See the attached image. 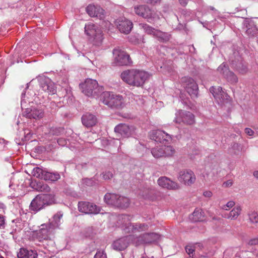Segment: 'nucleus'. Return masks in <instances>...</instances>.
Listing matches in <instances>:
<instances>
[{
	"instance_id": "nucleus-59",
	"label": "nucleus",
	"mask_w": 258,
	"mask_h": 258,
	"mask_svg": "<svg viewBox=\"0 0 258 258\" xmlns=\"http://www.w3.org/2000/svg\"><path fill=\"white\" fill-rule=\"evenodd\" d=\"M121 219L123 220H129V216L126 215H123L121 216Z\"/></svg>"
},
{
	"instance_id": "nucleus-50",
	"label": "nucleus",
	"mask_w": 258,
	"mask_h": 258,
	"mask_svg": "<svg viewBox=\"0 0 258 258\" xmlns=\"http://www.w3.org/2000/svg\"><path fill=\"white\" fill-rule=\"evenodd\" d=\"M245 133L246 135L252 136L254 134V131L249 128H245Z\"/></svg>"
},
{
	"instance_id": "nucleus-37",
	"label": "nucleus",
	"mask_w": 258,
	"mask_h": 258,
	"mask_svg": "<svg viewBox=\"0 0 258 258\" xmlns=\"http://www.w3.org/2000/svg\"><path fill=\"white\" fill-rule=\"evenodd\" d=\"M45 172L46 171H44L42 169L38 167H36L33 169L31 173L33 176H35L37 178L44 179Z\"/></svg>"
},
{
	"instance_id": "nucleus-3",
	"label": "nucleus",
	"mask_w": 258,
	"mask_h": 258,
	"mask_svg": "<svg viewBox=\"0 0 258 258\" xmlns=\"http://www.w3.org/2000/svg\"><path fill=\"white\" fill-rule=\"evenodd\" d=\"M104 200L108 205L120 208L128 207L130 203V200L127 197L115 194H106L104 196Z\"/></svg>"
},
{
	"instance_id": "nucleus-53",
	"label": "nucleus",
	"mask_w": 258,
	"mask_h": 258,
	"mask_svg": "<svg viewBox=\"0 0 258 258\" xmlns=\"http://www.w3.org/2000/svg\"><path fill=\"white\" fill-rule=\"evenodd\" d=\"M6 208L3 203H0V214L3 215L5 213Z\"/></svg>"
},
{
	"instance_id": "nucleus-7",
	"label": "nucleus",
	"mask_w": 258,
	"mask_h": 258,
	"mask_svg": "<svg viewBox=\"0 0 258 258\" xmlns=\"http://www.w3.org/2000/svg\"><path fill=\"white\" fill-rule=\"evenodd\" d=\"M54 229L49 224L45 223L41 224L38 230L35 232L36 238L39 241L50 240L53 237Z\"/></svg>"
},
{
	"instance_id": "nucleus-14",
	"label": "nucleus",
	"mask_w": 258,
	"mask_h": 258,
	"mask_svg": "<svg viewBox=\"0 0 258 258\" xmlns=\"http://www.w3.org/2000/svg\"><path fill=\"white\" fill-rule=\"evenodd\" d=\"M40 88L48 94L53 95L56 92L54 83L48 77L43 76L38 79Z\"/></svg>"
},
{
	"instance_id": "nucleus-29",
	"label": "nucleus",
	"mask_w": 258,
	"mask_h": 258,
	"mask_svg": "<svg viewBox=\"0 0 258 258\" xmlns=\"http://www.w3.org/2000/svg\"><path fill=\"white\" fill-rule=\"evenodd\" d=\"M19 258H37V253L32 249L21 248L18 253Z\"/></svg>"
},
{
	"instance_id": "nucleus-16",
	"label": "nucleus",
	"mask_w": 258,
	"mask_h": 258,
	"mask_svg": "<svg viewBox=\"0 0 258 258\" xmlns=\"http://www.w3.org/2000/svg\"><path fill=\"white\" fill-rule=\"evenodd\" d=\"M149 136L151 140L163 144H168L172 140L171 135L160 130L151 131Z\"/></svg>"
},
{
	"instance_id": "nucleus-25",
	"label": "nucleus",
	"mask_w": 258,
	"mask_h": 258,
	"mask_svg": "<svg viewBox=\"0 0 258 258\" xmlns=\"http://www.w3.org/2000/svg\"><path fill=\"white\" fill-rule=\"evenodd\" d=\"M86 12L91 17H97L100 19L104 18V10L99 6L89 5L86 8Z\"/></svg>"
},
{
	"instance_id": "nucleus-17",
	"label": "nucleus",
	"mask_w": 258,
	"mask_h": 258,
	"mask_svg": "<svg viewBox=\"0 0 258 258\" xmlns=\"http://www.w3.org/2000/svg\"><path fill=\"white\" fill-rule=\"evenodd\" d=\"M217 71L222 74L224 78L231 84H235L238 82V78L230 71L226 63H222L217 69Z\"/></svg>"
},
{
	"instance_id": "nucleus-38",
	"label": "nucleus",
	"mask_w": 258,
	"mask_h": 258,
	"mask_svg": "<svg viewBox=\"0 0 258 258\" xmlns=\"http://www.w3.org/2000/svg\"><path fill=\"white\" fill-rule=\"evenodd\" d=\"M164 157L172 156L175 153V150L171 146H162Z\"/></svg>"
},
{
	"instance_id": "nucleus-5",
	"label": "nucleus",
	"mask_w": 258,
	"mask_h": 258,
	"mask_svg": "<svg viewBox=\"0 0 258 258\" xmlns=\"http://www.w3.org/2000/svg\"><path fill=\"white\" fill-rule=\"evenodd\" d=\"M82 92L87 96H95L98 95L101 92L96 80L87 79L84 83L80 84Z\"/></svg>"
},
{
	"instance_id": "nucleus-48",
	"label": "nucleus",
	"mask_w": 258,
	"mask_h": 258,
	"mask_svg": "<svg viewBox=\"0 0 258 258\" xmlns=\"http://www.w3.org/2000/svg\"><path fill=\"white\" fill-rule=\"evenodd\" d=\"M57 143L59 145L63 146L67 144V141L63 138H59L57 140Z\"/></svg>"
},
{
	"instance_id": "nucleus-58",
	"label": "nucleus",
	"mask_w": 258,
	"mask_h": 258,
	"mask_svg": "<svg viewBox=\"0 0 258 258\" xmlns=\"http://www.w3.org/2000/svg\"><path fill=\"white\" fill-rule=\"evenodd\" d=\"M253 176L258 179V170L254 171L253 173Z\"/></svg>"
},
{
	"instance_id": "nucleus-43",
	"label": "nucleus",
	"mask_w": 258,
	"mask_h": 258,
	"mask_svg": "<svg viewBox=\"0 0 258 258\" xmlns=\"http://www.w3.org/2000/svg\"><path fill=\"white\" fill-rule=\"evenodd\" d=\"M103 178L105 180H108L113 177V174L110 171H106L102 173Z\"/></svg>"
},
{
	"instance_id": "nucleus-56",
	"label": "nucleus",
	"mask_w": 258,
	"mask_h": 258,
	"mask_svg": "<svg viewBox=\"0 0 258 258\" xmlns=\"http://www.w3.org/2000/svg\"><path fill=\"white\" fill-rule=\"evenodd\" d=\"M195 152V153L191 154V155H190V158L192 159H194L195 158V157L194 156H193L194 154L195 155L198 156L200 154V151L198 150H196Z\"/></svg>"
},
{
	"instance_id": "nucleus-41",
	"label": "nucleus",
	"mask_w": 258,
	"mask_h": 258,
	"mask_svg": "<svg viewBox=\"0 0 258 258\" xmlns=\"http://www.w3.org/2000/svg\"><path fill=\"white\" fill-rule=\"evenodd\" d=\"M236 70L241 74H245L247 71V68L245 65L242 63H240L237 65L236 68Z\"/></svg>"
},
{
	"instance_id": "nucleus-57",
	"label": "nucleus",
	"mask_w": 258,
	"mask_h": 258,
	"mask_svg": "<svg viewBox=\"0 0 258 258\" xmlns=\"http://www.w3.org/2000/svg\"><path fill=\"white\" fill-rule=\"evenodd\" d=\"M179 1L181 5L185 6L187 4L188 0H179Z\"/></svg>"
},
{
	"instance_id": "nucleus-24",
	"label": "nucleus",
	"mask_w": 258,
	"mask_h": 258,
	"mask_svg": "<svg viewBox=\"0 0 258 258\" xmlns=\"http://www.w3.org/2000/svg\"><path fill=\"white\" fill-rule=\"evenodd\" d=\"M23 115L28 118L40 119L43 117V111L39 108L32 107L26 108L23 112Z\"/></svg>"
},
{
	"instance_id": "nucleus-6",
	"label": "nucleus",
	"mask_w": 258,
	"mask_h": 258,
	"mask_svg": "<svg viewBox=\"0 0 258 258\" xmlns=\"http://www.w3.org/2000/svg\"><path fill=\"white\" fill-rule=\"evenodd\" d=\"M86 34L90 36V40L94 45H99L103 40L101 30L92 23L86 24L85 27Z\"/></svg>"
},
{
	"instance_id": "nucleus-32",
	"label": "nucleus",
	"mask_w": 258,
	"mask_h": 258,
	"mask_svg": "<svg viewBox=\"0 0 258 258\" xmlns=\"http://www.w3.org/2000/svg\"><path fill=\"white\" fill-rule=\"evenodd\" d=\"M62 216L63 214L60 212H57L53 216L51 219L49 220L48 223L55 230L60 225L61 219Z\"/></svg>"
},
{
	"instance_id": "nucleus-10",
	"label": "nucleus",
	"mask_w": 258,
	"mask_h": 258,
	"mask_svg": "<svg viewBox=\"0 0 258 258\" xmlns=\"http://www.w3.org/2000/svg\"><path fill=\"white\" fill-rule=\"evenodd\" d=\"M181 82L191 97H197L199 88L197 83L192 78L188 77H183L181 79Z\"/></svg>"
},
{
	"instance_id": "nucleus-36",
	"label": "nucleus",
	"mask_w": 258,
	"mask_h": 258,
	"mask_svg": "<svg viewBox=\"0 0 258 258\" xmlns=\"http://www.w3.org/2000/svg\"><path fill=\"white\" fill-rule=\"evenodd\" d=\"M162 146H157L153 148L151 153L153 156L156 158L164 157Z\"/></svg>"
},
{
	"instance_id": "nucleus-1",
	"label": "nucleus",
	"mask_w": 258,
	"mask_h": 258,
	"mask_svg": "<svg viewBox=\"0 0 258 258\" xmlns=\"http://www.w3.org/2000/svg\"><path fill=\"white\" fill-rule=\"evenodd\" d=\"M149 77L146 72L134 69L125 70L120 74L122 81L129 85L136 87L142 86Z\"/></svg>"
},
{
	"instance_id": "nucleus-19",
	"label": "nucleus",
	"mask_w": 258,
	"mask_h": 258,
	"mask_svg": "<svg viewBox=\"0 0 258 258\" xmlns=\"http://www.w3.org/2000/svg\"><path fill=\"white\" fill-rule=\"evenodd\" d=\"M115 23L119 31L126 34L131 31L133 27L132 22L124 17H120L116 19Z\"/></svg>"
},
{
	"instance_id": "nucleus-8",
	"label": "nucleus",
	"mask_w": 258,
	"mask_h": 258,
	"mask_svg": "<svg viewBox=\"0 0 258 258\" xmlns=\"http://www.w3.org/2000/svg\"><path fill=\"white\" fill-rule=\"evenodd\" d=\"M113 54V63L115 66H128L132 62L130 55L125 51L119 48L114 49Z\"/></svg>"
},
{
	"instance_id": "nucleus-11",
	"label": "nucleus",
	"mask_w": 258,
	"mask_h": 258,
	"mask_svg": "<svg viewBox=\"0 0 258 258\" xmlns=\"http://www.w3.org/2000/svg\"><path fill=\"white\" fill-rule=\"evenodd\" d=\"M78 210L85 214H98L101 210L99 207L95 204L85 201L79 202L78 204Z\"/></svg>"
},
{
	"instance_id": "nucleus-18",
	"label": "nucleus",
	"mask_w": 258,
	"mask_h": 258,
	"mask_svg": "<svg viewBox=\"0 0 258 258\" xmlns=\"http://www.w3.org/2000/svg\"><path fill=\"white\" fill-rule=\"evenodd\" d=\"M159 238L160 235L156 233H146L138 237H135L134 243L136 245L150 243L157 240Z\"/></svg>"
},
{
	"instance_id": "nucleus-60",
	"label": "nucleus",
	"mask_w": 258,
	"mask_h": 258,
	"mask_svg": "<svg viewBox=\"0 0 258 258\" xmlns=\"http://www.w3.org/2000/svg\"><path fill=\"white\" fill-rule=\"evenodd\" d=\"M196 248L201 249L203 247V245L201 243H198L196 244Z\"/></svg>"
},
{
	"instance_id": "nucleus-27",
	"label": "nucleus",
	"mask_w": 258,
	"mask_h": 258,
	"mask_svg": "<svg viewBox=\"0 0 258 258\" xmlns=\"http://www.w3.org/2000/svg\"><path fill=\"white\" fill-rule=\"evenodd\" d=\"M82 122L87 127H90L94 126L97 122L96 117L92 113H86L82 116Z\"/></svg>"
},
{
	"instance_id": "nucleus-31",
	"label": "nucleus",
	"mask_w": 258,
	"mask_h": 258,
	"mask_svg": "<svg viewBox=\"0 0 258 258\" xmlns=\"http://www.w3.org/2000/svg\"><path fill=\"white\" fill-rule=\"evenodd\" d=\"M241 211V207L240 206H237L235 207L229 213L225 214L224 217L230 220H236L240 215Z\"/></svg>"
},
{
	"instance_id": "nucleus-35",
	"label": "nucleus",
	"mask_w": 258,
	"mask_h": 258,
	"mask_svg": "<svg viewBox=\"0 0 258 258\" xmlns=\"http://www.w3.org/2000/svg\"><path fill=\"white\" fill-rule=\"evenodd\" d=\"M60 178V176L57 172H50L46 171L44 174V180L55 181Z\"/></svg>"
},
{
	"instance_id": "nucleus-28",
	"label": "nucleus",
	"mask_w": 258,
	"mask_h": 258,
	"mask_svg": "<svg viewBox=\"0 0 258 258\" xmlns=\"http://www.w3.org/2000/svg\"><path fill=\"white\" fill-rule=\"evenodd\" d=\"M45 208L40 195H37L31 202L30 205V210L35 212H38Z\"/></svg>"
},
{
	"instance_id": "nucleus-46",
	"label": "nucleus",
	"mask_w": 258,
	"mask_h": 258,
	"mask_svg": "<svg viewBox=\"0 0 258 258\" xmlns=\"http://www.w3.org/2000/svg\"><path fill=\"white\" fill-rule=\"evenodd\" d=\"M83 183L88 186H91L93 184V181L91 179L85 178L83 179Z\"/></svg>"
},
{
	"instance_id": "nucleus-23",
	"label": "nucleus",
	"mask_w": 258,
	"mask_h": 258,
	"mask_svg": "<svg viewBox=\"0 0 258 258\" xmlns=\"http://www.w3.org/2000/svg\"><path fill=\"white\" fill-rule=\"evenodd\" d=\"M243 26L246 29V34L249 37H253L258 34V30L256 27L254 22L250 19H246L243 23Z\"/></svg>"
},
{
	"instance_id": "nucleus-42",
	"label": "nucleus",
	"mask_w": 258,
	"mask_h": 258,
	"mask_svg": "<svg viewBox=\"0 0 258 258\" xmlns=\"http://www.w3.org/2000/svg\"><path fill=\"white\" fill-rule=\"evenodd\" d=\"M235 205V202L233 201L228 202L226 205L222 207V209L225 210H229L230 208H232Z\"/></svg>"
},
{
	"instance_id": "nucleus-45",
	"label": "nucleus",
	"mask_w": 258,
	"mask_h": 258,
	"mask_svg": "<svg viewBox=\"0 0 258 258\" xmlns=\"http://www.w3.org/2000/svg\"><path fill=\"white\" fill-rule=\"evenodd\" d=\"M63 131V130L61 128H55L51 130V133L53 135L58 136L60 134V133Z\"/></svg>"
},
{
	"instance_id": "nucleus-34",
	"label": "nucleus",
	"mask_w": 258,
	"mask_h": 258,
	"mask_svg": "<svg viewBox=\"0 0 258 258\" xmlns=\"http://www.w3.org/2000/svg\"><path fill=\"white\" fill-rule=\"evenodd\" d=\"M191 219L194 222L202 221L204 220V212L200 209H196L192 213Z\"/></svg>"
},
{
	"instance_id": "nucleus-2",
	"label": "nucleus",
	"mask_w": 258,
	"mask_h": 258,
	"mask_svg": "<svg viewBox=\"0 0 258 258\" xmlns=\"http://www.w3.org/2000/svg\"><path fill=\"white\" fill-rule=\"evenodd\" d=\"M101 100L104 104L112 108L121 109L125 104L121 95L110 92H104L102 94Z\"/></svg>"
},
{
	"instance_id": "nucleus-39",
	"label": "nucleus",
	"mask_w": 258,
	"mask_h": 258,
	"mask_svg": "<svg viewBox=\"0 0 258 258\" xmlns=\"http://www.w3.org/2000/svg\"><path fill=\"white\" fill-rule=\"evenodd\" d=\"M249 220L251 223H258V213L255 211H250L248 214Z\"/></svg>"
},
{
	"instance_id": "nucleus-21",
	"label": "nucleus",
	"mask_w": 258,
	"mask_h": 258,
	"mask_svg": "<svg viewBox=\"0 0 258 258\" xmlns=\"http://www.w3.org/2000/svg\"><path fill=\"white\" fill-rule=\"evenodd\" d=\"M178 179L185 185H190L195 182L196 176L192 171L186 170L179 172Z\"/></svg>"
},
{
	"instance_id": "nucleus-55",
	"label": "nucleus",
	"mask_w": 258,
	"mask_h": 258,
	"mask_svg": "<svg viewBox=\"0 0 258 258\" xmlns=\"http://www.w3.org/2000/svg\"><path fill=\"white\" fill-rule=\"evenodd\" d=\"M161 0H148V3L152 5L159 4Z\"/></svg>"
},
{
	"instance_id": "nucleus-51",
	"label": "nucleus",
	"mask_w": 258,
	"mask_h": 258,
	"mask_svg": "<svg viewBox=\"0 0 258 258\" xmlns=\"http://www.w3.org/2000/svg\"><path fill=\"white\" fill-rule=\"evenodd\" d=\"M233 184V181L231 180H228L226 182H224L223 184V186L225 187H230Z\"/></svg>"
},
{
	"instance_id": "nucleus-54",
	"label": "nucleus",
	"mask_w": 258,
	"mask_h": 258,
	"mask_svg": "<svg viewBox=\"0 0 258 258\" xmlns=\"http://www.w3.org/2000/svg\"><path fill=\"white\" fill-rule=\"evenodd\" d=\"M212 192L210 191H205V192H204L203 193V195L205 197H207V198H210L212 196Z\"/></svg>"
},
{
	"instance_id": "nucleus-33",
	"label": "nucleus",
	"mask_w": 258,
	"mask_h": 258,
	"mask_svg": "<svg viewBox=\"0 0 258 258\" xmlns=\"http://www.w3.org/2000/svg\"><path fill=\"white\" fill-rule=\"evenodd\" d=\"M40 195L44 203L45 207L55 203L54 195L52 194H41Z\"/></svg>"
},
{
	"instance_id": "nucleus-26",
	"label": "nucleus",
	"mask_w": 258,
	"mask_h": 258,
	"mask_svg": "<svg viewBox=\"0 0 258 258\" xmlns=\"http://www.w3.org/2000/svg\"><path fill=\"white\" fill-rule=\"evenodd\" d=\"M210 91L219 103H223L224 100L227 99V94L223 91L221 87L213 86L210 88Z\"/></svg>"
},
{
	"instance_id": "nucleus-61",
	"label": "nucleus",
	"mask_w": 258,
	"mask_h": 258,
	"mask_svg": "<svg viewBox=\"0 0 258 258\" xmlns=\"http://www.w3.org/2000/svg\"><path fill=\"white\" fill-rule=\"evenodd\" d=\"M0 258H4L1 254H0Z\"/></svg>"
},
{
	"instance_id": "nucleus-40",
	"label": "nucleus",
	"mask_w": 258,
	"mask_h": 258,
	"mask_svg": "<svg viewBox=\"0 0 258 258\" xmlns=\"http://www.w3.org/2000/svg\"><path fill=\"white\" fill-rule=\"evenodd\" d=\"M185 250L188 255L187 258H195L196 253L195 250L191 246H186L185 247Z\"/></svg>"
},
{
	"instance_id": "nucleus-13",
	"label": "nucleus",
	"mask_w": 258,
	"mask_h": 258,
	"mask_svg": "<svg viewBox=\"0 0 258 258\" xmlns=\"http://www.w3.org/2000/svg\"><path fill=\"white\" fill-rule=\"evenodd\" d=\"M134 239L135 236L132 235L121 237L113 242L112 247L116 251L123 250L129 245L130 243H134Z\"/></svg>"
},
{
	"instance_id": "nucleus-20",
	"label": "nucleus",
	"mask_w": 258,
	"mask_h": 258,
	"mask_svg": "<svg viewBox=\"0 0 258 258\" xmlns=\"http://www.w3.org/2000/svg\"><path fill=\"white\" fill-rule=\"evenodd\" d=\"M124 227V230L126 232L136 233L147 230L149 227V225L146 223H132L128 222L125 224Z\"/></svg>"
},
{
	"instance_id": "nucleus-47",
	"label": "nucleus",
	"mask_w": 258,
	"mask_h": 258,
	"mask_svg": "<svg viewBox=\"0 0 258 258\" xmlns=\"http://www.w3.org/2000/svg\"><path fill=\"white\" fill-rule=\"evenodd\" d=\"M248 244L250 245L258 244V237L251 239L249 240Z\"/></svg>"
},
{
	"instance_id": "nucleus-44",
	"label": "nucleus",
	"mask_w": 258,
	"mask_h": 258,
	"mask_svg": "<svg viewBox=\"0 0 258 258\" xmlns=\"http://www.w3.org/2000/svg\"><path fill=\"white\" fill-rule=\"evenodd\" d=\"M94 258H107L106 255L103 251H97Z\"/></svg>"
},
{
	"instance_id": "nucleus-52",
	"label": "nucleus",
	"mask_w": 258,
	"mask_h": 258,
	"mask_svg": "<svg viewBox=\"0 0 258 258\" xmlns=\"http://www.w3.org/2000/svg\"><path fill=\"white\" fill-rule=\"evenodd\" d=\"M41 191H44L48 192L50 190V187L47 185V184H42V185L41 187Z\"/></svg>"
},
{
	"instance_id": "nucleus-9",
	"label": "nucleus",
	"mask_w": 258,
	"mask_h": 258,
	"mask_svg": "<svg viewBox=\"0 0 258 258\" xmlns=\"http://www.w3.org/2000/svg\"><path fill=\"white\" fill-rule=\"evenodd\" d=\"M141 26L147 34L153 35L161 42H166L170 39V35L167 33L155 29L147 24H142Z\"/></svg>"
},
{
	"instance_id": "nucleus-49",
	"label": "nucleus",
	"mask_w": 258,
	"mask_h": 258,
	"mask_svg": "<svg viewBox=\"0 0 258 258\" xmlns=\"http://www.w3.org/2000/svg\"><path fill=\"white\" fill-rule=\"evenodd\" d=\"M5 220L3 215L0 214V229L5 227Z\"/></svg>"
},
{
	"instance_id": "nucleus-22",
	"label": "nucleus",
	"mask_w": 258,
	"mask_h": 258,
	"mask_svg": "<svg viewBox=\"0 0 258 258\" xmlns=\"http://www.w3.org/2000/svg\"><path fill=\"white\" fill-rule=\"evenodd\" d=\"M157 182L160 186L169 190H176L180 187L177 183L170 180L169 178L165 176L159 178Z\"/></svg>"
},
{
	"instance_id": "nucleus-12",
	"label": "nucleus",
	"mask_w": 258,
	"mask_h": 258,
	"mask_svg": "<svg viewBox=\"0 0 258 258\" xmlns=\"http://www.w3.org/2000/svg\"><path fill=\"white\" fill-rule=\"evenodd\" d=\"M175 116L174 121L176 123H183L190 125L195 122V116L189 111L180 110L175 113Z\"/></svg>"
},
{
	"instance_id": "nucleus-15",
	"label": "nucleus",
	"mask_w": 258,
	"mask_h": 258,
	"mask_svg": "<svg viewBox=\"0 0 258 258\" xmlns=\"http://www.w3.org/2000/svg\"><path fill=\"white\" fill-rule=\"evenodd\" d=\"M136 128L133 125H129L125 123H120L114 127L115 133L119 136L128 138L133 135Z\"/></svg>"
},
{
	"instance_id": "nucleus-4",
	"label": "nucleus",
	"mask_w": 258,
	"mask_h": 258,
	"mask_svg": "<svg viewBox=\"0 0 258 258\" xmlns=\"http://www.w3.org/2000/svg\"><path fill=\"white\" fill-rule=\"evenodd\" d=\"M134 9L136 15L147 19L150 23L159 19L157 12L146 5H136Z\"/></svg>"
},
{
	"instance_id": "nucleus-30",
	"label": "nucleus",
	"mask_w": 258,
	"mask_h": 258,
	"mask_svg": "<svg viewBox=\"0 0 258 258\" xmlns=\"http://www.w3.org/2000/svg\"><path fill=\"white\" fill-rule=\"evenodd\" d=\"M240 256V248L238 247L228 248L224 252V258H234Z\"/></svg>"
}]
</instances>
